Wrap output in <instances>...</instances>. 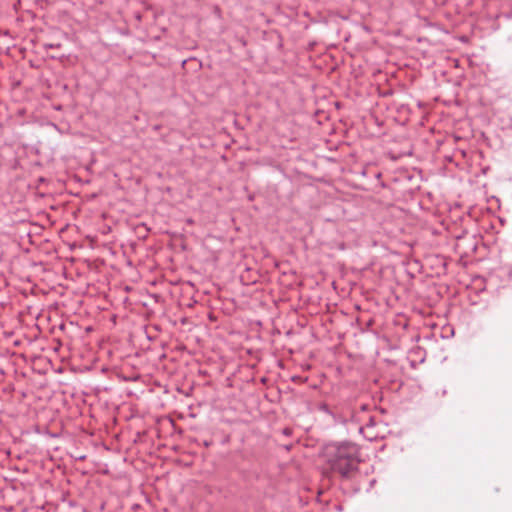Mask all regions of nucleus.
<instances>
[{
  "instance_id": "obj_1",
  "label": "nucleus",
  "mask_w": 512,
  "mask_h": 512,
  "mask_svg": "<svg viewBox=\"0 0 512 512\" xmlns=\"http://www.w3.org/2000/svg\"><path fill=\"white\" fill-rule=\"evenodd\" d=\"M353 450L348 446L337 448L334 457L330 460L331 468L342 476H347L357 465Z\"/></svg>"
}]
</instances>
